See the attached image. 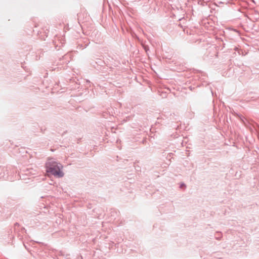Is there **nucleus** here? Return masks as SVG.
Returning a JSON list of instances; mask_svg holds the SVG:
<instances>
[{
  "mask_svg": "<svg viewBox=\"0 0 259 259\" xmlns=\"http://www.w3.org/2000/svg\"><path fill=\"white\" fill-rule=\"evenodd\" d=\"M235 52L233 54L232 58L235 57L237 55L244 56L247 54V53L243 50L239 48L235 47L234 48Z\"/></svg>",
  "mask_w": 259,
  "mask_h": 259,
  "instance_id": "obj_2",
  "label": "nucleus"
},
{
  "mask_svg": "<svg viewBox=\"0 0 259 259\" xmlns=\"http://www.w3.org/2000/svg\"><path fill=\"white\" fill-rule=\"evenodd\" d=\"M47 172L48 174H51L55 177L60 178L64 175L61 170V167L55 162H48L46 164Z\"/></svg>",
  "mask_w": 259,
  "mask_h": 259,
  "instance_id": "obj_1",
  "label": "nucleus"
},
{
  "mask_svg": "<svg viewBox=\"0 0 259 259\" xmlns=\"http://www.w3.org/2000/svg\"><path fill=\"white\" fill-rule=\"evenodd\" d=\"M64 59H67L68 58H71V55L68 54H66L64 56Z\"/></svg>",
  "mask_w": 259,
  "mask_h": 259,
  "instance_id": "obj_4",
  "label": "nucleus"
},
{
  "mask_svg": "<svg viewBox=\"0 0 259 259\" xmlns=\"http://www.w3.org/2000/svg\"><path fill=\"white\" fill-rule=\"evenodd\" d=\"M143 47L145 52L148 54V52L149 51V47L147 45H143Z\"/></svg>",
  "mask_w": 259,
  "mask_h": 259,
  "instance_id": "obj_3",
  "label": "nucleus"
}]
</instances>
